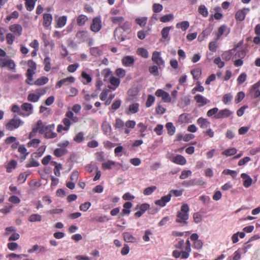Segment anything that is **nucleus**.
<instances>
[{"label": "nucleus", "instance_id": "nucleus-1", "mask_svg": "<svg viewBox=\"0 0 260 260\" xmlns=\"http://www.w3.org/2000/svg\"><path fill=\"white\" fill-rule=\"evenodd\" d=\"M189 207L187 204H183L181 207V210L178 212L175 221L180 223L182 225H187V220L189 218Z\"/></svg>", "mask_w": 260, "mask_h": 260}, {"label": "nucleus", "instance_id": "nucleus-2", "mask_svg": "<svg viewBox=\"0 0 260 260\" xmlns=\"http://www.w3.org/2000/svg\"><path fill=\"white\" fill-rule=\"evenodd\" d=\"M24 122L17 115H15L8 122L5 124V128L9 131H13L22 126Z\"/></svg>", "mask_w": 260, "mask_h": 260}, {"label": "nucleus", "instance_id": "nucleus-3", "mask_svg": "<svg viewBox=\"0 0 260 260\" xmlns=\"http://www.w3.org/2000/svg\"><path fill=\"white\" fill-rule=\"evenodd\" d=\"M76 38L78 43L80 44L88 42L89 45L92 44V40L90 38L89 32L87 30H80L76 34Z\"/></svg>", "mask_w": 260, "mask_h": 260}, {"label": "nucleus", "instance_id": "nucleus-4", "mask_svg": "<svg viewBox=\"0 0 260 260\" xmlns=\"http://www.w3.org/2000/svg\"><path fill=\"white\" fill-rule=\"evenodd\" d=\"M102 27V22L100 17L93 18L90 26V29L94 33L99 32Z\"/></svg>", "mask_w": 260, "mask_h": 260}, {"label": "nucleus", "instance_id": "nucleus-5", "mask_svg": "<svg viewBox=\"0 0 260 260\" xmlns=\"http://www.w3.org/2000/svg\"><path fill=\"white\" fill-rule=\"evenodd\" d=\"M151 59L154 63L159 67V69H160L161 67H163L165 66V61L161 57L160 52L156 51H154L152 53Z\"/></svg>", "mask_w": 260, "mask_h": 260}, {"label": "nucleus", "instance_id": "nucleus-6", "mask_svg": "<svg viewBox=\"0 0 260 260\" xmlns=\"http://www.w3.org/2000/svg\"><path fill=\"white\" fill-rule=\"evenodd\" d=\"M55 128L54 124H49L46 126V130L44 134L46 139H53L57 137V133L53 132Z\"/></svg>", "mask_w": 260, "mask_h": 260}, {"label": "nucleus", "instance_id": "nucleus-7", "mask_svg": "<svg viewBox=\"0 0 260 260\" xmlns=\"http://www.w3.org/2000/svg\"><path fill=\"white\" fill-rule=\"evenodd\" d=\"M21 109L24 111L21 113V116L22 117L28 116L33 113V106L30 103H23L21 106Z\"/></svg>", "mask_w": 260, "mask_h": 260}, {"label": "nucleus", "instance_id": "nucleus-8", "mask_svg": "<svg viewBox=\"0 0 260 260\" xmlns=\"http://www.w3.org/2000/svg\"><path fill=\"white\" fill-rule=\"evenodd\" d=\"M233 114V112L229 109H224L219 110L218 113L215 115L214 117L215 119H222L228 118Z\"/></svg>", "mask_w": 260, "mask_h": 260}, {"label": "nucleus", "instance_id": "nucleus-9", "mask_svg": "<svg viewBox=\"0 0 260 260\" xmlns=\"http://www.w3.org/2000/svg\"><path fill=\"white\" fill-rule=\"evenodd\" d=\"M250 11L248 8H244L239 10L235 14V19L237 21H242L245 19L246 14Z\"/></svg>", "mask_w": 260, "mask_h": 260}, {"label": "nucleus", "instance_id": "nucleus-10", "mask_svg": "<svg viewBox=\"0 0 260 260\" xmlns=\"http://www.w3.org/2000/svg\"><path fill=\"white\" fill-rule=\"evenodd\" d=\"M155 95L157 97H161L162 101L164 102L170 103L171 101V98L170 94L167 92L162 89H157L155 92Z\"/></svg>", "mask_w": 260, "mask_h": 260}, {"label": "nucleus", "instance_id": "nucleus-11", "mask_svg": "<svg viewBox=\"0 0 260 260\" xmlns=\"http://www.w3.org/2000/svg\"><path fill=\"white\" fill-rule=\"evenodd\" d=\"M75 81V78L72 76L62 79L56 83L55 87L60 88L62 85H68L70 83H74Z\"/></svg>", "mask_w": 260, "mask_h": 260}, {"label": "nucleus", "instance_id": "nucleus-12", "mask_svg": "<svg viewBox=\"0 0 260 260\" xmlns=\"http://www.w3.org/2000/svg\"><path fill=\"white\" fill-rule=\"evenodd\" d=\"M114 37L117 41L122 42L126 39H129V37L123 35V31L121 28H116L114 31Z\"/></svg>", "mask_w": 260, "mask_h": 260}, {"label": "nucleus", "instance_id": "nucleus-13", "mask_svg": "<svg viewBox=\"0 0 260 260\" xmlns=\"http://www.w3.org/2000/svg\"><path fill=\"white\" fill-rule=\"evenodd\" d=\"M7 67L10 69H13L15 67V64L13 60L8 59L5 58H0V67L4 68Z\"/></svg>", "mask_w": 260, "mask_h": 260}, {"label": "nucleus", "instance_id": "nucleus-14", "mask_svg": "<svg viewBox=\"0 0 260 260\" xmlns=\"http://www.w3.org/2000/svg\"><path fill=\"white\" fill-rule=\"evenodd\" d=\"M135 59L133 56L127 55L123 57L121 59V62L123 66L130 67L134 64Z\"/></svg>", "mask_w": 260, "mask_h": 260}, {"label": "nucleus", "instance_id": "nucleus-15", "mask_svg": "<svg viewBox=\"0 0 260 260\" xmlns=\"http://www.w3.org/2000/svg\"><path fill=\"white\" fill-rule=\"evenodd\" d=\"M230 32V28L226 25H222L218 28L216 34L217 39H219L223 35L227 36Z\"/></svg>", "mask_w": 260, "mask_h": 260}, {"label": "nucleus", "instance_id": "nucleus-16", "mask_svg": "<svg viewBox=\"0 0 260 260\" xmlns=\"http://www.w3.org/2000/svg\"><path fill=\"white\" fill-rule=\"evenodd\" d=\"M9 30L18 36H20L22 34L23 28L21 25L18 24H14L9 27Z\"/></svg>", "mask_w": 260, "mask_h": 260}, {"label": "nucleus", "instance_id": "nucleus-17", "mask_svg": "<svg viewBox=\"0 0 260 260\" xmlns=\"http://www.w3.org/2000/svg\"><path fill=\"white\" fill-rule=\"evenodd\" d=\"M172 194L169 193L167 196H163L160 199L156 200L155 204L160 207H163L166 206V204L169 202L171 198Z\"/></svg>", "mask_w": 260, "mask_h": 260}, {"label": "nucleus", "instance_id": "nucleus-18", "mask_svg": "<svg viewBox=\"0 0 260 260\" xmlns=\"http://www.w3.org/2000/svg\"><path fill=\"white\" fill-rule=\"evenodd\" d=\"M259 87L260 81L254 84L250 89V94L255 99L260 96V90L259 89Z\"/></svg>", "mask_w": 260, "mask_h": 260}, {"label": "nucleus", "instance_id": "nucleus-19", "mask_svg": "<svg viewBox=\"0 0 260 260\" xmlns=\"http://www.w3.org/2000/svg\"><path fill=\"white\" fill-rule=\"evenodd\" d=\"M52 21V16L50 13H44L43 14V25L45 28H48L51 24Z\"/></svg>", "mask_w": 260, "mask_h": 260}, {"label": "nucleus", "instance_id": "nucleus-20", "mask_svg": "<svg viewBox=\"0 0 260 260\" xmlns=\"http://www.w3.org/2000/svg\"><path fill=\"white\" fill-rule=\"evenodd\" d=\"M46 126L44 124L42 120H39L37 123L34 125L33 127L40 134H43L45 133Z\"/></svg>", "mask_w": 260, "mask_h": 260}, {"label": "nucleus", "instance_id": "nucleus-21", "mask_svg": "<svg viewBox=\"0 0 260 260\" xmlns=\"http://www.w3.org/2000/svg\"><path fill=\"white\" fill-rule=\"evenodd\" d=\"M194 100L197 102V103H199V107H202L209 102V101L202 95L201 94H197L194 97Z\"/></svg>", "mask_w": 260, "mask_h": 260}, {"label": "nucleus", "instance_id": "nucleus-22", "mask_svg": "<svg viewBox=\"0 0 260 260\" xmlns=\"http://www.w3.org/2000/svg\"><path fill=\"white\" fill-rule=\"evenodd\" d=\"M47 251V248L43 246H39L37 244L34 245L31 249L28 250L29 253H32L35 252L38 253H45Z\"/></svg>", "mask_w": 260, "mask_h": 260}, {"label": "nucleus", "instance_id": "nucleus-23", "mask_svg": "<svg viewBox=\"0 0 260 260\" xmlns=\"http://www.w3.org/2000/svg\"><path fill=\"white\" fill-rule=\"evenodd\" d=\"M171 161L175 164L180 165H184L186 163V160L185 157L179 154L172 157Z\"/></svg>", "mask_w": 260, "mask_h": 260}, {"label": "nucleus", "instance_id": "nucleus-24", "mask_svg": "<svg viewBox=\"0 0 260 260\" xmlns=\"http://www.w3.org/2000/svg\"><path fill=\"white\" fill-rule=\"evenodd\" d=\"M139 110V103H133L129 106L127 110L125 111V113L127 114H135L137 113Z\"/></svg>", "mask_w": 260, "mask_h": 260}, {"label": "nucleus", "instance_id": "nucleus-25", "mask_svg": "<svg viewBox=\"0 0 260 260\" xmlns=\"http://www.w3.org/2000/svg\"><path fill=\"white\" fill-rule=\"evenodd\" d=\"M197 123L201 128H206L210 124V121L207 119L203 117L199 118L197 120Z\"/></svg>", "mask_w": 260, "mask_h": 260}, {"label": "nucleus", "instance_id": "nucleus-26", "mask_svg": "<svg viewBox=\"0 0 260 260\" xmlns=\"http://www.w3.org/2000/svg\"><path fill=\"white\" fill-rule=\"evenodd\" d=\"M122 236L124 241L126 242L134 243L137 241V238L129 232L123 233Z\"/></svg>", "mask_w": 260, "mask_h": 260}, {"label": "nucleus", "instance_id": "nucleus-27", "mask_svg": "<svg viewBox=\"0 0 260 260\" xmlns=\"http://www.w3.org/2000/svg\"><path fill=\"white\" fill-rule=\"evenodd\" d=\"M241 177L244 179L243 181V185L244 187L248 188L251 185L252 180L247 174L242 173L241 175Z\"/></svg>", "mask_w": 260, "mask_h": 260}, {"label": "nucleus", "instance_id": "nucleus-28", "mask_svg": "<svg viewBox=\"0 0 260 260\" xmlns=\"http://www.w3.org/2000/svg\"><path fill=\"white\" fill-rule=\"evenodd\" d=\"M67 17L66 16L59 17L56 20V24L55 25L56 28H61L63 27L67 23Z\"/></svg>", "mask_w": 260, "mask_h": 260}, {"label": "nucleus", "instance_id": "nucleus-29", "mask_svg": "<svg viewBox=\"0 0 260 260\" xmlns=\"http://www.w3.org/2000/svg\"><path fill=\"white\" fill-rule=\"evenodd\" d=\"M136 124V123L135 121L131 120H127L125 123V125L126 128L124 129V133L127 135L129 134L131 132L129 128H134L135 127Z\"/></svg>", "mask_w": 260, "mask_h": 260}, {"label": "nucleus", "instance_id": "nucleus-30", "mask_svg": "<svg viewBox=\"0 0 260 260\" xmlns=\"http://www.w3.org/2000/svg\"><path fill=\"white\" fill-rule=\"evenodd\" d=\"M101 128L105 135L107 136L110 135L111 131V127L109 123L107 121L103 122Z\"/></svg>", "mask_w": 260, "mask_h": 260}, {"label": "nucleus", "instance_id": "nucleus-31", "mask_svg": "<svg viewBox=\"0 0 260 260\" xmlns=\"http://www.w3.org/2000/svg\"><path fill=\"white\" fill-rule=\"evenodd\" d=\"M88 17L84 15H79L77 18V24L78 25L81 26L85 24L88 20Z\"/></svg>", "mask_w": 260, "mask_h": 260}, {"label": "nucleus", "instance_id": "nucleus-32", "mask_svg": "<svg viewBox=\"0 0 260 260\" xmlns=\"http://www.w3.org/2000/svg\"><path fill=\"white\" fill-rule=\"evenodd\" d=\"M136 53L137 55L144 58H148L149 56V53L147 49L143 47L138 48Z\"/></svg>", "mask_w": 260, "mask_h": 260}, {"label": "nucleus", "instance_id": "nucleus-33", "mask_svg": "<svg viewBox=\"0 0 260 260\" xmlns=\"http://www.w3.org/2000/svg\"><path fill=\"white\" fill-rule=\"evenodd\" d=\"M81 76L83 79L82 82L84 84H87L91 82V77L85 71L82 72Z\"/></svg>", "mask_w": 260, "mask_h": 260}, {"label": "nucleus", "instance_id": "nucleus-34", "mask_svg": "<svg viewBox=\"0 0 260 260\" xmlns=\"http://www.w3.org/2000/svg\"><path fill=\"white\" fill-rule=\"evenodd\" d=\"M116 165V162L114 161L108 160L107 161L102 163V168L104 170H110Z\"/></svg>", "mask_w": 260, "mask_h": 260}, {"label": "nucleus", "instance_id": "nucleus-35", "mask_svg": "<svg viewBox=\"0 0 260 260\" xmlns=\"http://www.w3.org/2000/svg\"><path fill=\"white\" fill-rule=\"evenodd\" d=\"M189 26V23L187 21H183L176 24L177 28H181L183 31L187 30Z\"/></svg>", "mask_w": 260, "mask_h": 260}, {"label": "nucleus", "instance_id": "nucleus-36", "mask_svg": "<svg viewBox=\"0 0 260 260\" xmlns=\"http://www.w3.org/2000/svg\"><path fill=\"white\" fill-rule=\"evenodd\" d=\"M191 74L194 80H198L201 76L202 70L200 68L194 69L191 70Z\"/></svg>", "mask_w": 260, "mask_h": 260}, {"label": "nucleus", "instance_id": "nucleus-37", "mask_svg": "<svg viewBox=\"0 0 260 260\" xmlns=\"http://www.w3.org/2000/svg\"><path fill=\"white\" fill-rule=\"evenodd\" d=\"M18 152L22 154L21 158L22 160H24L26 159V156L28 154V152H27V150L23 145H20L18 148Z\"/></svg>", "mask_w": 260, "mask_h": 260}, {"label": "nucleus", "instance_id": "nucleus-38", "mask_svg": "<svg viewBox=\"0 0 260 260\" xmlns=\"http://www.w3.org/2000/svg\"><path fill=\"white\" fill-rule=\"evenodd\" d=\"M49 79L47 77H42L37 79L34 83L36 85H43L48 83Z\"/></svg>", "mask_w": 260, "mask_h": 260}, {"label": "nucleus", "instance_id": "nucleus-39", "mask_svg": "<svg viewBox=\"0 0 260 260\" xmlns=\"http://www.w3.org/2000/svg\"><path fill=\"white\" fill-rule=\"evenodd\" d=\"M237 152V150L235 148H229L221 152V154L226 156H230L235 155Z\"/></svg>", "mask_w": 260, "mask_h": 260}, {"label": "nucleus", "instance_id": "nucleus-40", "mask_svg": "<svg viewBox=\"0 0 260 260\" xmlns=\"http://www.w3.org/2000/svg\"><path fill=\"white\" fill-rule=\"evenodd\" d=\"M198 12L204 17H207L209 14V12L207 8L204 5H201L199 7Z\"/></svg>", "mask_w": 260, "mask_h": 260}, {"label": "nucleus", "instance_id": "nucleus-41", "mask_svg": "<svg viewBox=\"0 0 260 260\" xmlns=\"http://www.w3.org/2000/svg\"><path fill=\"white\" fill-rule=\"evenodd\" d=\"M184 251H182L181 258L183 259L187 258L189 256V253L191 252V246L185 245Z\"/></svg>", "mask_w": 260, "mask_h": 260}, {"label": "nucleus", "instance_id": "nucleus-42", "mask_svg": "<svg viewBox=\"0 0 260 260\" xmlns=\"http://www.w3.org/2000/svg\"><path fill=\"white\" fill-rule=\"evenodd\" d=\"M84 133L82 132L77 134L74 137V141L77 143H82L84 140Z\"/></svg>", "mask_w": 260, "mask_h": 260}, {"label": "nucleus", "instance_id": "nucleus-43", "mask_svg": "<svg viewBox=\"0 0 260 260\" xmlns=\"http://www.w3.org/2000/svg\"><path fill=\"white\" fill-rule=\"evenodd\" d=\"M132 207V203L129 202L125 203L123 205V209H122V213L124 214H129L131 212L130 209Z\"/></svg>", "mask_w": 260, "mask_h": 260}, {"label": "nucleus", "instance_id": "nucleus-44", "mask_svg": "<svg viewBox=\"0 0 260 260\" xmlns=\"http://www.w3.org/2000/svg\"><path fill=\"white\" fill-rule=\"evenodd\" d=\"M44 63L45 64L44 70L46 72H49L51 70V59L49 56H47L45 58L44 60Z\"/></svg>", "mask_w": 260, "mask_h": 260}, {"label": "nucleus", "instance_id": "nucleus-45", "mask_svg": "<svg viewBox=\"0 0 260 260\" xmlns=\"http://www.w3.org/2000/svg\"><path fill=\"white\" fill-rule=\"evenodd\" d=\"M41 141L39 139H32L27 144V146L28 147H34L37 148L39 144L40 143Z\"/></svg>", "mask_w": 260, "mask_h": 260}, {"label": "nucleus", "instance_id": "nucleus-46", "mask_svg": "<svg viewBox=\"0 0 260 260\" xmlns=\"http://www.w3.org/2000/svg\"><path fill=\"white\" fill-rule=\"evenodd\" d=\"M166 128L169 135L172 136L175 132V127L172 122H168L166 124Z\"/></svg>", "mask_w": 260, "mask_h": 260}, {"label": "nucleus", "instance_id": "nucleus-47", "mask_svg": "<svg viewBox=\"0 0 260 260\" xmlns=\"http://www.w3.org/2000/svg\"><path fill=\"white\" fill-rule=\"evenodd\" d=\"M131 23L128 21H126L120 25L118 28H121L123 31H128L131 30Z\"/></svg>", "mask_w": 260, "mask_h": 260}, {"label": "nucleus", "instance_id": "nucleus-48", "mask_svg": "<svg viewBox=\"0 0 260 260\" xmlns=\"http://www.w3.org/2000/svg\"><path fill=\"white\" fill-rule=\"evenodd\" d=\"M158 69L159 67L158 66L154 65L149 68V72L153 76H157L159 75Z\"/></svg>", "mask_w": 260, "mask_h": 260}, {"label": "nucleus", "instance_id": "nucleus-49", "mask_svg": "<svg viewBox=\"0 0 260 260\" xmlns=\"http://www.w3.org/2000/svg\"><path fill=\"white\" fill-rule=\"evenodd\" d=\"M39 95H38L36 93H29L27 96V100L31 102H37L39 100Z\"/></svg>", "mask_w": 260, "mask_h": 260}, {"label": "nucleus", "instance_id": "nucleus-50", "mask_svg": "<svg viewBox=\"0 0 260 260\" xmlns=\"http://www.w3.org/2000/svg\"><path fill=\"white\" fill-rule=\"evenodd\" d=\"M41 220L42 216L38 214H31L28 218V220L30 222L41 221Z\"/></svg>", "mask_w": 260, "mask_h": 260}, {"label": "nucleus", "instance_id": "nucleus-51", "mask_svg": "<svg viewBox=\"0 0 260 260\" xmlns=\"http://www.w3.org/2000/svg\"><path fill=\"white\" fill-rule=\"evenodd\" d=\"M233 50H230L228 51L224 52L221 54L222 58L226 61H229L231 59L232 55Z\"/></svg>", "mask_w": 260, "mask_h": 260}, {"label": "nucleus", "instance_id": "nucleus-52", "mask_svg": "<svg viewBox=\"0 0 260 260\" xmlns=\"http://www.w3.org/2000/svg\"><path fill=\"white\" fill-rule=\"evenodd\" d=\"M17 166V162L15 160H11L7 166V172L10 173L12 171V169L16 168Z\"/></svg>", "mask_w": 260, "mask_h": 260}, {"label": "nucleus", "instance_id": "nucleus-53", "mask_svg": "<svg viewBox=\"0 0 260 260\" xmlns=\"http://www.w3.org/2000/svg\"><path fill=\"white\" fill-rule=\"evenodd\" d=\"M6 39L8 45H12L15 40V37L13 34L8 33L6 35Z\"/></svg>", "mask_w": 260, "mask_h": 260}, {"label": "nucleus", "instance_id": "nucleus-54", "mask_svg": "<svg viewBox=\"0 0 260 260\" xmlns=\"http://www.w3.org/2000/svg\"><path fill=\"white\" fill-rule=\"evenodd\" d=\"M171 28V27L168 26L162 28L161 31L162 39L166 40L168 37Z\"/></svg>", "mask_w": 260, "mask_h": 260}, {"label": "nucleus", "instance_id": "nucleus-55", "mask_svg": "<svg viewBox=\"0 0 260 260\" xmlns=\"http://www.w3.org/2000/svg\"><path fill=\"white\" fill-rule=\"evenodd\" d=\"M156 186H151L145 188L144 190L143 193L145 196L150 195L156 189Z\"/></svg>", "mask_w": 260, "mask_h": 260}, {"label": "nucleus", "instance_id": "nucleus-56", "mask_svg": "<svg viewBox=\"0 0 260 260\" xmlns=\"http://www.w3.org/2000/svg\"><path fill=\"white\" fill-rule=\"evenodd\" d=\"M174 18V15L172 14H169L164 15L160 18V21L162 22H167L170 21Z\"/></svg>", "mask_w": 260, "mask_h": 260}, {"label": "nucleus", "instance_id": "nucleus-57", "mask_svg": "<svg viewBox=\"0 0 260 260\" xmlns=\"http://www.w3.org/2000/svg\"><path fill=\"white\" fill-rule=\"evenodd\" d=\"M90 52L91 55L94 56H100L102 54V51L98 47H92L90 49Z\"/></svg>", "mask_w": 260, "mask_h": 260}, {"label": "nucleus", "instance_id": "nucleus-58", "mask_svg": "<svg viewBox=\"0 0 260 260\" xmlns=\"http://www.w3.org/2000/svg\"><path fill=\"white\" fill-rule=\"evenodd\" d=\"M124 126V121L119 118H117L115 119V123L114 126L116 128H121Z\"/></svg>", "mask_w": 260, "mask_h": 260}, {"label": "nucleus", "instance_id": "nucleus-59", "mask_svg": "<svg viewBox=\"0 0 260 260\" xmlns=\"http://www.w3.org/2000/svg\"><path fill=\"white\" fill-rule=\"evenodd\" d=\"M163 6L161 4L155 3L152 6V10L154 13H159L161 12Z\"/></svg>", "mask_w": 260, "mask_h": 260}, {"label": "nucleus", "instance_id": "nucleus-60", "mask_svg": "<svg viewBox=\"0 0 260 260\" xmlns=\"http://www.w3.org/2000/svg\"><path fill=\"white\" fill-rule=\"evenodd\" d=\"M155 102V98L152 95H149L146 102V107H151Z\"/></svg>", "mask_w": 260, "mask_h": 260}, {"label": "nucleus", "instance_id": "nucleus-61", "mask_svg": "<svg viewBox=\"0 0 260 260\" xmlns=\"http://www.w3.org/2000/svg\"><path fill=\"white\" fill-rule=\"evenodd\" d=\"M91 204L89 202H85L83 204H82L79 206V209L81 211L85 212L91 206Z\"/></svg>", "mask_w": 260, "mask_h": 260}, {"label": "nucleus", "instance_id": "nucleus-62", "mask_svg": "<svg viewBox=\"0 0 260 260\" xmlns=\"http://www.w3.org/2000/svg\"><path fill=\"white\" fill-rule=\"evenodd\" d=\"M110 83L115 87H117L120 84V81L119 79L112 76L110 79Z\"/></svg>", "mask_w": 260, "mask_h": 260}, {"label": "nucleus", "instance_id": "nucleus-63", "mask_svg": "<svg viewBox=\"0 0 260 260\" xmlns=\"http://www.w3.org/2000/svg\"><path fill=\"white\" fill-rule=\"evenodd\" d=\"M135 21L140 26H144L147 23V18L145 17L137 18L135 19Z\"/></svg>", "mask_w": 260, "mask_h": 260}, {"label": "nucleus", "instance_id": "nucleus-64", "mask_svg": "<svg viewBox=\"0 0 260 260\" xmlns=\"http://www.w3.org/2000/svg\"><path fill=\"white\" fill-rule=\"evenodd\" d=\"M247 75L245 73H241L237 78V82L239 84H243L246 80Z\"/></svg>", "mask_w": 260, "mask_h": 260}]
</instances>
